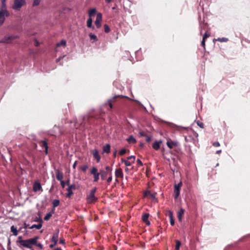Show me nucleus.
I'll return each instance as SVG.
<instances>
[{"instance_id": "9d476101", "label": "nucleus", "mask_w": 250, "mask_h": 250, "mask_svg": "<svg viewBox=\"0 0 250 250\" xmlns=\"http://www.w3.org/2000/svg\"><path fill=\"white\" fill-rule=\"evenodd\" d=\"M75 189V185H69L67 188V193L66 194V197L67 198H70L71 196L73 194L72 189Z\"/></svg>"}, {"instance_id": "052dcab7", "label": "nucleus", "mask_w": 250, "mask_h": 250, "mask_svg": "<svg viewBox=\"0 0 250 250\" xmlns=\"http://www.w3.org/2000/svg\"><path fill=\"white\" fill-rule=\"evenodd\" d=\"M125 172H128L129 169H128L127 167H126V168H125Z\"/></svg>"}, {"instance_id": "4c0bfd02", "label": "nucleus", "mask_w": 250, "mask_h": 250, "mask_svg": "<svg viewBox=\"0 0 250 250\" xmlns=\"http://www.w3.org/2000/svg\"><path fill=\"white\" fill-rule=\"evenodd\" d=\"M52 214L50 212H49L46 214L44 218V220H48L50 219V218L51 217Z\"/></svg>"}, {"instance_id": "49530a36", "label": "nucleus", "mask_w": 250, "mask_h": 250, "mask_svg": "<svg viewBox=\"0 0 250 250\" xmlns=\"http://www.w3.org/2000/svg\"><path fill=\"white\" fill-rule=\"evenodd\" d=\"M197 124L201 128H203V123L198 121Z\"/></svg>"}, {"instance_id": "dca6fc26", "label": "nucleus", "mask_w": 250, "mask_h": 250, "mask_svg": "<svg viewBox=\"0 0 250 250\" xmlns=\"http://www.w3.org/2000/svg\"><path fill=\"white\" fill-rule=\"evenodd\" d=\"M59 229H57L56 232L54 233L53 236L51 238V241L53 243H57L59 237Z\"/></svg>"}, {"instance_id": "aec40b11", "label": "nucleus", "mask_w": 250, "mask_h": 250, "mask_svg": "<svg viewBox=\"0 0 250 250\" xmlns=\"http://www.w3.org/2000/svg\"><path fill=\"white\" fill-rule=\"evenodd\" d=\"M124 174L123 172V170L121 168L116 169L115 170V176L116 178H121L123 177Z\"/></svg>"}, {"instance_id": "5fc2aeb1", "label": "nucleus", "mask_w": 250, "mask_h": 250, "mask_svg": "<svg viewBox=\"0 0 250 250\" xmlns=\"http://www.w3.org/2000/svg\"><path fill=\"white\" fill-rule=\"evenodd\" d=\"M39 44H40L39 42L37 40H35V46H38L39 45Z\"/></svg>"}, {"instance_id": "603ef678", "label": "nucleus", "mask_w": 250, "mask_h": 250, "mask_svg": "<svg viewBox=\"0 0 250 250\" xmlns=\"http://www.w3.org/2000/svg\"><path fill=\"white\" fill-rule=\"evenodd\" d=\"M59 242H60V244H64V243H65V241H64V240L63 239H62V238H61V239H60Z\"/></svg>"}, {"instance_id": "a19ab883", "label": "nucleus", "mask_w": 250, "mask_h": 250, "mask_svg": "<svg viewBox=\"0 0 250 250\" xmlns=\"http://www.w3.org/2000/svg\"><path fill=\"white\" fill-rule=\"evenodd\" d=\"M126 152V150L125 148H123L120 151H119V154L120 155H124Z\"/></svg>"}, {"instance_id": "1a4fd4ad", "label": "nucleus", "mask_w": 250, "mask_h": 250, "mask_svg": "<svg viewBox=\"0 0 250 250\" xmlns=\"http://www.w3.org/2000/svg\"><path fill=\"white\" fill-rule=\"evenodd\" d=\"M90 173L94 176V181H98L99 179L100 172H98L97 168L93 167L90 171Z\"/></svg>"}, {"instance_id": "e433bc0d", "label": "nucleus", "mask_w": 250, "mask_h": 250, "mask_svg": "<svg viewBox=\"0 0 250 250\" xmlns=\"http://www.w3.org/2000/svg\"><path fill=\"white\" fill-rule=\"evenodd\" d=\"M80 168L83 172H85L88 168V166L87 165H85L84 166H81Z\"/></svg>"}, {"instance_id": "7ed1b4c3", "label": "nucleus", "mask_w": 250, "mask_h": 250, "mask_svg": "<svg viewBox=\"0 0 250 250\" xmlns=\"http://www.w3.org/2000/svg\"><path fill=\"white\" fill-rule=\"evenodd\" d=\"M25 3V0H14L12 8L16 11H19Z\"/></svg>"}, {"instance_id": "5701e85b", "label": "nucleus", "mask_w": 250, "mask_h": 250, "mask_svg": "<svg viewBox=\"0 0 250 250\" xmlns=\"http://www.w3.org/2000/svg\"><path fill=\"white\" fill-rule=\"evenodd\" d=\"M185 210L181 208L178 212V218L179 221H182V216L184 214Z\"/></svg>"}, {"instance_id": "0e129e2a", "label": "nucleus", "mask_w": 250, "mask_h": 250, "mask_svg": "<svg viewBox=\"0 0 250 250\" xmlns=\"http://www.w3.org/2000/svg\"><path fill=\"white\" fill-rule=\"evenodd\" d=\"M22 229H24V228H23V226L19 228V230H21Z\"/></svg>"}, {"instance_id": "ea45409f", "label": "nucleus", "mask_w": 250, "mask_h": 250, "mask_svg": "<svg viewBox=\"0 0 250 250\" xmlns=\"http://www.w3.org/2000/svg\"><path fill=\"white\" fill-rule=\"evenodd\" d=\"M105 169H106L105 172H107V173H109L110 174H111L112 168L110 167L106 166Z\"/></svg>"}, {"instance_id": "2f4dec72", "label": "nucleus", "mask_w": 250, "mask_h": 250, "mask_svg": "<svg viewBox=\"0 0 250 250\" xmlns=\"http://www.w3.org/2000/svg\"><path fill=\"white\" fill-rule=\"evenodd\" d=\"M35 238H36V244H35L34 245H36L40 249H43V245L41 243L37 242V240H38L39 238L38 237H35Z\"/></svg>"}, {"instance_id": "9b49d317", "label": "nucleus", "mask_w": 250, "mask_h": 250, "mask_svg": "<svg viewBox=\"0 0 250 250\" xmlns=\"http://www.w3.org/2000/svg\"><path fill=\"white\" fill-rule=\"evenodd\" d=\"M102 21V14L101 13H98L97 15L96 20L95 21V24L97 28H99L101 25V21Z\"/></svg>"}, {"instance_id": "f3484780", "label": "nucleus", "mask_w": 250, "mask_h": 250, "mask_svg": "<svg viewBox=\"0 0 250 250\" xmlns=\"http://www.w3.org/2000/svg\"><path fill=\"white\" fill-rule=\"evenodd\" d=\"M149 214L148 213H145L142 215V220L143 221L146 223V224L147 226H149L150 225V223L148 220Z\"/></svg>"}, {"instance_id": "39448f33", "label": "nucleus", "mask_w": 250, "mask_h": 250, "mask_svg": "<svg viewBox=\"0 0 250 250\" xmlns=\"http://www.w3.org/2000/svg\"><path fill=\"white\" fill-rule=\"evenodd\" d=\"M122 97V95H115L114 96L112 99H108L106 103H105L103 106H106V109L107 110H110L112 109L113 105H112V102L113 100H114L117 97Z\"/></svg>"}, {"instance_id": "423d86ee", "label": "nucleus", "mask_w": 250, "mask_h": 250, "mask_svg": "<svg viewBox=\"0 0 250 250\" xmlns=\"http://www.w3.org/2000/svg\"><path fill=\"white\" fill-rule=\"evenodd\" d=\"M96 190V188L92 189L87 196V200L89 203H92L97 200V198L95 196Z\"/></svg>"}, {"instance_id": "13d9d810", "label": "nucleus", "mask_w": 250, "mask_h": 250, "mask_svg": "<svg viewBox=\"0 0 250 250\" xmlns=\"http://www.w3.org/2000/svg\"><path fill=\"white\" fill-rule=\"evenodd\" d=\"M204 39L206 38H207L208 37V35L207 34V33L206 32L204 33Z\"/></svg>"}, {"instance_id": "c03bdc74", "label": "nucleus", "mask_w": 250, "mask_h": 250, "mask_svg": "<svg viewBox=\"0 0 250 250\" xmlns=\"http://www.w3.org/2000/svg\"><path fill=\"white\" fill-rule=\"evenodd\" d=\"M29 225L28 224H27L26 223H24L23 224V228H24V229H26L27 228H29Z\"/></svg>"}, {"instance_id": "bf43d9fd", "label": "nucleus", "mask_w": 250, "mask_h": 250, "mask_svg": "<svg viewBox=\"0 0 250 250\" xmlns=\"http://www.w3.org/2000/svg\"><path fill=\"white\" fill-rule=\"evenodd\" d=\"M34 221L35 222H38V221H39L40 222V220L39 219V217L38 218H36L35 220H34Z\"/></svg>"}, {"instance_id": "393cba45", "label": "nucleus", "mask_w": 250, "mask_h": 250, "mask_svg": "<svg viewBox=\"0 0 250 250\" xmlns=\"http://www.w3.org/2000/svg\"><path fill=\"white\" fill-rule=\"evenodd\" d=\"M11 232H12L13 235L15 236H17L18 234V231L17 230V228L15 227L14 225L11 227Z\"/></svg>"}, {"instance_id": "b1692460", "label": "nucleus", "mask_w": 250, "mask_h": 250, "mask_svg": "<svg viewBox=\"0 0 250 250\" xmlns=\"http://www.w3.org/2000/svg\"><path fill=\"white\" fill-rule=\"evenodd\" d=\"M126 141L129 143V144H135L136 142V140L135 138L132 136H130L127 139Z\"/></svg>"}, {"instance_id": "ddd939ff", "label": "nucleus", "mask_w": 250, "mask_h": 250, "mask_svg": "<svg viewBox=\"0 0 250 250\" xmlns=\"http://www.w3.org/2000/svg\"><path fill=\"white\" fill-rule=\"evenodd\" d=\"M41 184L39 182H35L33 186V190L34 192H37L42 189Z\"/></svg>"}, {"instance_id": "c85d7f7f", "label": "nucleus", "mask_w": 250, "mask_h": 250, "mask_svg": "<svg viewBox=\"0 0 250 250\" xmlns=\"http://www.w3.org/2000/svg\"><path fill=\"white\" fill-rule=\"evenodd\" d=\"M96 13V8H93L89 11L88 15L89 16V18H91L92 16L95 15V14Z\"/></svg>"}, {"instance_id": "473e14b6", "label": "nucleus", "mask_w": 250, "mask_h": 250, "mask_svg": "<svg viewBox=\"0 0 250 250\" xmlns=\"http://www.w3.org/2000/svg\"><path fill=\"white\" fill-rule=\"evenodd\" d=\"M89 36L91 40H94V41H97L98 40L97 36L94 34L90 33Z\"/></svg>"}, {"instance_id": "c756f323", "label": "nucleus", "mask_w": 250, "mask_h": 250, "mask_svg": "<svg viewBox=\"0 0 250 250\" xmlns=\"http://www.w3.org/2000/svg\"><path fill=\"white\" fill-rule=\"evenodd\" d=\"M87 26L89 28H94L92 26V19L91 18H89L87 21Z\"/></svg>"}, {"instance_id": "6ab92c4d", "label": "nucleus", "mask_w": 250, "mask_h": 250, "mask_svg": "<svg viewBox=\"0 0 250 250\" xmlns=\"http://www.w3.org/2000/svg\"><path fill=\"white\" fill-rule=\"evenodd\" d=\"M56 178L58 180L61 181L63 180V174L62 172H61L59 169L56 170Z\"/></svg>"}, {"instance_id": "37998d69", "label": "nucleus", "mask_w": 250, "mask_h": 250, "mask_svg": "<svg viewBox=\"0 0 250 250\" xmlns=\"http://www.w3.org/2000/svg\"><path fill=\"white\" fill-rule=\"evenodd\" d=\"M139 135L141 137H146V133L144 132H143V131L140 132L139 133Z\"/></svg>"}, {"instance_id": "2eb2a0df", "label": "nucleus", "mask_w": 250, "mask_h": 250, "mask_svg": "<svg viewBox=\"0 0 250 250\" xmlns=\"http://www.w3.org/2000/svg\"><path fill=\"white\" fill-rule=\"evenodd\" d=\"M39 219L40 220V223L38 224H34L32 225L31 227H29V229H32L34 228H36L37 229H40L42 227V220L41 219L40 217H39Z\"/></svg>"}, {"instance_id": "7c9ffc66", "label": "nucleus", "mask_w": 250, "mask_h": 250, "mask_svg": "<svg viewBox=\"0 0 250 250\" xmlns=\"http://www.w3.org/2000/svg\"><path fill=\"white\" fill-rule=\"evenodd\" d=\"M66 41L64 40H62L60 42H59L57 43V47H60L61 46H65L66 45Z\"/></svg>"}, {"instance_id": "69168bd1", "label": "nucleus", "mask_w": 250, "mask_h": 250, "mask_svg": "<svg viewBox=\"0 0 250 250\" xmlns=\"http://www.w3.org/2000/svg\"><path fill=\"white\" fill-rule=\"evenodd\" d=\"M201 44L202 46H203V38L202 39V41L201 42Z\"/></svg>"}, {"instance_id": "de8ad7c7", "label": "nucleus", "mask_w": 250, "mask_h": 250, "mask_svg": "<svg viewBox=\"0 0 250 250\" xmlns=\"http://www.w3.org/2000/svg\"><path fill=\"white\" fill-rule=\"evenodd\" d=\"M112 180V177L111 174H110V176L107 178V182L109 183Z\"/></svg>"}, {"instance_id": "09e8293b", "label": "nucleus", "mask_w": 250, "mask_h": 250, "mask_svg": "<svg viewBox=\"0 0 250 250\" xmlns=\"http://www.w3.org/2000/svg\"><path fill=\"white\" fill-rule=\"evenodd\" d=\"M60 182H61V185L62 188H64L65 186V183L64 181L63 180H62Z\"/></svg>"}, {"instance_id": "0eeeda50", "label": "nucleus", "mask_w": 250, "mask_h": 250, "mask_svg": "<svg viewBox=\"0 0 250 250\" xmlns=\"http://www.w3.org/2000/svg\"><path fill=\"white\" fill-rule=\"evenodd\" d=\"M135 157L133 155L130 156L127 158V160L122 159V162L124 163L126 167L130 166L135 162Z\"/></svg>"}, {"instance_id": "a211bd4d", "label": "nucleus", "mask_w": 250, "mask_h": 250, "mask_svg": "<svg viewBox=\"0 0 250 250\" xmlns=\"http://www.w3.org/2000/svg\"><path fill=\"white\" fill-rule=\"evenodd\" d=\"M162 143V141L161 140L155 141L154 143L152 145L153 148L156 150H158L160 148L161 144Z\"/></svg>"}, {"instance_id": "c9c22d12", "label": "nucleus", "mask_w": 250, "mask_h": 250, "mask_svg": "<svg viewBox=\"0 0 250 250\" xmlns=\"http://www.w3.org/2000/svg\"><path fill=\"white\" fill-rule=\"evenodd\" d=\"M41 0H34L33 2V6H38L40 4Z\"/></svg>"}, {"instance_id": "680f3d73", "label": "nucleus", "mask_w": 250, "mask_h": 250, "mask_svg": "<svg viewBox=\"0 0 250 250\" xmlns=\"http://www.w3.org/2000/svg\"><path fill=\"white\" fill-rule=\"evenodd\" d=\"M112 0H105V1L107 3H110Z\"/></svg>"}, {"instance_id": "6e6d98bb", "label": "nucleus", "mask_w": 250, "mask_h": 250, "mask_svg": "<svg viewBox=\"0 0 250 250\" xmlns=\"http://www.w3.org/2000/svg\"><path fill=\"white\" fill-rule=\"evenodd\" d=\"M76 166H77V161H75V162H74V163L73 164V168L74 169H75V168H76Z\"/></svg>"}, {"instance_id": "58836bf2", "label": "nucleus", "mask_w": 250, "mask_h": 250, "mask_svg": "<svg viewBox=\"0 0 250 250\" xmlns=\"http://www.w3.org/2000/svg\"><path fill=\"white\" fill-rule=\"evenodd\" d=\"M104 32L106 33L109 32V31L110 30L109 27L107 24H105L104 25Z\"/></svg>"}, {"instance_id": "bb28decb", "label": "nucleus", "mask_w": 250, "mask_h": 250, "mask_svg": "<svg viewBox=\"0 0 250 250\" xmlns=\"http://www.w3.org/2000/svg\"><path fill=\"white\" fill-rule=\"evenodd\" d=\"M42 147H44L45 148V152L46 154H47L48 153V146H47V143L46 140H43L42 141Z\"/></svg>"}, {"instance_id": "412c9836", "label": "nucleus", "mask_w": 250, "mask_h": 250, "mask_svg": "<svg viewBox=\"0 0 250 250\" xmlns=\"http://www.w3.org/2000/svg\"><path fill=\"white\" fill-rule=\"evenodd\" d=\"M144 196V197L149 196L150 198H152L153 200H156V194L154 193H151L149 191L145 192Z\"/></svg>"}, {"instance_id": "6e6552de", "label": "nucleus", "mask_w": 250, "mask_h": 250, "mask_svg": "<svg viewBox=\"0 0 250 250\" xmlns=\"http://www.w3.org/2000/svg\"><path fill=\"white\" fill-rule=\"evenodd\" d=\"M182 182H180L179 183L174 186V192L175 199H177L180 195V188L182 187Z\"/></svg>"}, {"instance_id": "a878e982", "label": "nucleus", "mask_w": 250, "mask_h": 250, "mask_svg": "<svg viewBox=\"0 0 250 250\" xmlns=\"http://www.w3.org/2000/svg\"><path fill=\"white\" fill-rule=\"evenodd\" d=\"M53 204V210H54L57 207H58L60 204V201L58 199H55L52 202Z\"/></svg>"}, {"instance_id": "e2e57ef3", "label": "nucleus", "mask_w": 250, "mask_h": 250, "mask_svg": "<svg viewBox=\"0 0 250 250\" xmlns=\"http://www.w3.org/2000/svg\"><path fill=\"white\" fill-rule=\"evenodd\" d=\"M116 152H117V151L115 150L113 154V155L115 157H116Z\"/></svg>"}, {"instance_id": "f704fd0d", "label": "nucleus", "mask_w": 250, "mask_h": 250, "mask_svg": "<svg viewBox=\"0 0 250 250\" xmlns=\"http://www.w3.org/2000/svg\"><path fill=\"white\" fill-rule=\"evenodd\" d=\"M6 9V0H1V9Z\"/></svg>"}, {"instance_id": "a18cd8bd", "label": "nucleus", "mask_w": 250, "mask_h": 250, "mask_svg": "<svg viewBox=\"0 0 250 250\" xmlns=\"http://www.w3.org/2000/svg\"><path fill=\"white\" fill-rule=\"evenodd\" d=\"M213 146L215 147H218L220 146V144L218 142H215L213 143Z\"/></svg>"}, {"instance_id": "f03ea898", "label": "nucleus", "mask_w": 250, "mask_h": 250, "mask_svg": "<svg viewBox=\"0 0 250 250\" xmlns=\"http://www.w3.org/2000/svg\"><path fill=\"white\" fill-rule=\"evenodd\" d=\"M18 38V36L15 35L5 36L0 40V43L4 44L12 43L15 40Z\"/></svg>"}, {"instance_id": "4468645a", "label": "nucleus", "mask_w": 250, "mask_h": 250, "mask_svg": "<svg viewBox=\"0 0 250 250\" xmlns=\"http://www.w3.org/2000/svg\"><path fill=\"white\" fill-rule=\"evenodd\" d=\"M93 157L96 160L97 162L99 163L101 160V157L99 154V152L97 149H94L92 151Z\"/></svg>"}, {"instance_id": "864d4df0", "label": "nucleus", "mask_w": 250, "mask_h": 250, "mask_svg": "<svg viewBox=\"0 0 250 250\" xmlns=\"http://www.w3.org/2000/svg\"><path fill=\"white\" fill-rule=\"evenodd\" d=\"M137 163L140 166H142L143 165V163H142V162H141V161L140 159H137Z\"/></svg>"}, {"instance_id": "20e7f679", "label": "nucleus", "mask_w": 250, "mask_h": 250, "mask_svg": "<svg viewBox=\"0 0 250 250\" xmlns=\"http://www.w3.org/2000/svg\"><path fill=\"white\" fill-rule=\"evenodd\" d=\"M9 12L6 9H0V26H1L5 21V17H8Z\"/></svg>"}, {"instance_id": "3c124183", "label": "nucleus", "mask_w": 250, "mask_h": 250, "mask_svg": "<svg viewBox=\"0 0 250 250\" xmlns=\"http://www.w3.org/2000/svg\"><path fill=\"white\" fill-rule=\"evenodd\" d=\"M170 219V223L171 226H173L174 225V220L173 218H171Z\"/></svg>"}, {"instance_id": "79ce46f5", "label": "nucleus", "mask_w": 250, "mask_h": 250, "mask_svg": "<svg viewBox=\"0 0 250 250\" xmlns=\"http://www.w3.org/2000/svg\"><path fill=\"white\" fill-rule=\"evenodd\" d=\"M146 142H149L150 141H151V140L152 139V136L146 135Z\"/></svg>"}, {"instance_id": "72a5a7b5", "label": "nucleus", "mask_w": 250, "mask_h": 250, "mask_svg": "<svg viewBox=\"0 0 250 250\" xmlns=\"http://www.w3.org/2000/svg\"><path fill=\"white\" fill-rule=\"evenodd\" d=\"M181 246V242L179 240L176 241L175 250H179Z\"/></svg>"}, {"instance_id": "8fccbe9b", "label": "nucleus", "mask_w": 250, "mask_h": 250, "mask_svg": "<svg viewBox=\"0 0 250 250\" xmlns=\"http://www.w3.org/2000/svg\"><path fill=\"white\" fill-rule=\"evenodd\" d=\"M169 219L173 218V213L170 210L168 211Z\"/></svg>"}, {"instance_id": "f257e3e1", "label": "nucleus", "mask_w": 250, "mask_h": 250, "mask_svg": "<svg viewBox=\"0 0 250 250\" xmlns=\"http://www.w3.org/2000/svg\"><path fill=\"white\" fill-rule=\"evenodd\" d=\"M36 239L34 237L27 240H21L19 241V243L23 247L32 249V246L36 244Z\"/></svg>"}, {"instance_id": "4be33fe9", "label": "nucleus", "mask_w": 250, "mask_h": 250, "mask_svg": "<svg viewBox=\"0 0 250 250\" xmlns=\"http://www.w3.org/2000/svg\"><path fill=\"white\" fill-rule=\"evenodd\" d=\"M110 151V145L107 144L104 146L103 148V153H109Z\"/></svg>"}, {"instance_id": "cd10ccee", "label": "nucleus", "mask_w": 250, "mask_h": 250, "mask_svg": "<svg viewBox=\"0 0 250 250\" xmlns=\"http://www.w3.org/2000/svg\"><path fill=\"white\" fill-rule=\"evenodd\" d=\"M107 174V172H105V171L104 170H100V175H101V179L102 180H104L106 175Z\"/></svg>"}, {"instance_id": "338daca9", "label": "nucleus", "mask_w": 250, "mask_h": 250, "mask_svg": "<svg viewBox=\"0 0 250 250\" xmlns=\"http://www.w3.org/2000/svg\"><path fill=\"white\" fill-rule=\"evenodd\" d=\"M221 152V150H217L216 151V153H218V154H219L220 152Z\"/></svg>"}, {"instance_id": "774afa93", "label": "nucleus", "mask_w": 250, "mask_h": 250, "mask_svg": "<svg viewBox=\"0 0 250 250\" xmlns=\"http://www.w3.org/2000/svg\"><path fill=\"white\" fill-rule=\"evenodd\" d=\"M54 250H62L61 248H57Z\"/></svg>"}, {"instance_id": "f8f14e48", "label": "nucleus", "mask_w": 250, "mask_h": 250, "mask_svg": "<svg viewBox=\"0 0 250 250\" xmlns=\"http://www.w3.org/2000/svg\"><path fill=\"white\" fill-rule=\"evenodd\" d=\"M167 145L169 148L172 149L174 146H178V142L177 141L169 140L167 142Z\"/></svg>"}, {"instance_id": "4d7b16f0", "label": "nucleus", "mask_w": 250, "mask_h": 250, "mask_svg": "<svg viewBox=\"0 0 250 250\" xmlns=\"http://www.w3.org/2000/svg\"><path fill=\"white\" fill-rule=\"evenodd\" d=\"M56 244H57V243H54L53 244H51V245L49 246V247H50V248H53L54 246H55Z\"/></svg>"}]
</instances>
